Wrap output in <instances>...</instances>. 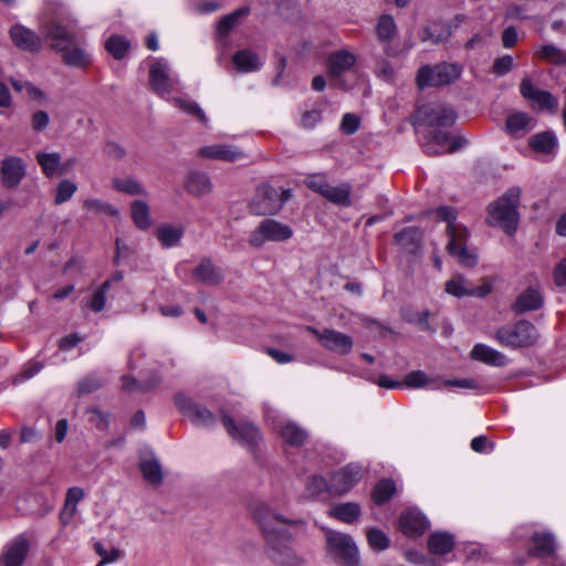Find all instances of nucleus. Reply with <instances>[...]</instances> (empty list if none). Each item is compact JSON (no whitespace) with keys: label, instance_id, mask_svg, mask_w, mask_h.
Returning a JSON list of instances; mask_svg holds the SVG:
<instances>
[{"label":"nucleus","instance_id":"31","mask_svg":"<svg viewBox=\"0 0 566 566\" xmlns=\"http://www.w3.org/2000/svg\"><path fill=\"white\" fill-rule=\"evenodd\" d=\"M84 491L78 486L70 488L66 492L65 502L60 513V521L63 525H69L75 513L76 505L84 499Z\"/></svg>","mask_w":566,"mask_h":566},{"label":"nucleus","instance_id":"53","mask_svg":"<svg viewBox=\"0 0 566 566\" xmlns=\"http://www.w3.org/2000/svg\"><path fill=\"white\" fill-rule=\"evenodd\" d=\"M76 190L77 186L75 182L69 179L61 180L56 187L54 202L56 205H62L69 201L76 192Z\"/></svg>","mask_w":566,"mask_h":566},{"label":"nucleus","instance_id":"48","mask_svg":"<svg viewBox=\"0 0 566 566\" xmlns=\"http://www.w3.org/2000/svg\"><path fill=\"white\" fill-rule=\"evenodd\" d=\"M328 489L329 482H326L322 476L313 475L307 479L305 494L307 497L316 499L328 494Z\"/></svg>","mask_w":566,"mask_h":566},{"label":"nucleus","instance_id":"41","mask_svg":"<svg viewBox=\"0 0 566 566\" xmlns=\"http://www.w3.org/2000/svg\"><path fill=\"white\" fill-rule=\"evenodd\" d=\"M422 232L417 227H407L395 234V241L401 248L413 251L420 243Z\"/></svg>","mask_w":566,"mask_h":566},{"label":"nucleus","instance_id":"61","mask_svg":"<svg viewBox=\"0 0 566 566\" xmlns=\"http://www.w3.org/2000/svg\"><path fill=\"white\" fill-rule=\"evenodd\" d=\"M305 184L310 189H312L315 192H318L322 196L324 195L328 186L326 176L323 174H314L308 176Z\"/></svg>","mask_w":566,"mask_h":566},{"label":"nucleus","instance_id":"33","mask_svg":"<svg viewBox=\"0 0 566 566\" xmlns=\"http://www.w3.org/2000/svg\"><path fill=\"white\" fill-rule=\"evenodd\" d=\"M186 189L193 196H203L212 191V182L206 172L192 171L188 175Z\"/></svg>","mask_w":566,"mask_h":566},{"label":"nucleus","instance_id":"40","mask_svg":"<svg viewBox=\"0 0 566 566\" xmlns=\"http://www.w3.org/2000/svg\"><path fill=\"white\" fill-rule=\"evenodd\" d=\"M156 235L164 248H172L181 240L184 229L171 224H163L157 228Z\"/></svg>","mask_w":566,"mask_h":566},{"label":"nucleus","instance_id":"10","mask_svg":"<svg viewBox=\"0 0 566 566\" xmlns=\"http://www.w3.org/2000/svg\"><path fill=\"white\" fill-rule=\"evenodd\" d=\"M251 213L255 216L275 214L282 208L277 190L270 185L258 187L249 205Z\"/></svg>","mask_w":566,"mask_h":566},{"label":"nucleus","instance_id":"14","mask_svg":"<svg viewBox=\"0 0 566 566\" xmlns=\"http://www.w3.org/2000/svg\"><path fill=\"white\" fill-rule=\"evenodd\" d=\"M310 331L317 336L319 343L326 349L340 355H347L352 352L354 343L350 336L328 328L323 332L315 328H310Z\"/></svg>","mask_w":566,"mask_h":566},{"label":"nucleus","instance_id":"34","mask_svg":"<svg viewBox=\"0 0 566 566\" xmlns=\"http://www.w3.org/2000/svg\"><path fill=\"white\" fill-rule=\"evenodd\" d=\"M533 547L530 555L546 557L555 552V538L551 533H534L531 537Z\"/></svg>","mask_w":566,"mask_h":566},{"label":"nucleus","instance_id":"26","mask_svg":"<svg viewBox=\"0 0 566 566\" xmlns=\"http://www.w3.org/2000/svg\"><path fill=\"white\" fill-rule=\"evenodd\" d=\"M446 292L455 297L470 295L484 296L490 292V287L482 286L474 289L462 275H457L446 282Z\"/></svg>","mask_w":566,"mask_h":566},{"label":"nucleus","instance_id":"28","mask_svg":"<svg viewBox=\"0 0 566 566\" xmlns=\"http://www.w3.org/2000/svg\"><path fill=\"white\" fill-rule=\"evenodd\" d=\"M275 430L280 433L284 442L292 447L303 446L308 436L305 429L289 420L279 422Z\"/></svg>","mask_w":566,"mask_h":566},{"label":"nucleus","instance_id":"24","mask_svg":"<svg viewBox=\"0 0 566 566\" xmlns=\"http://www.w3.org/2000/svg\"><path fill=\"white\" fill-rule=\"evenodd\" d=\"M535 125L536 120L528 114L514 112L507 116L505 128L511 136L520 138L531 132Z\"/></svg>","mask_w":566,"mask_h":566},{"label":"nucleus","instance_id":"32","mask_svg":"<svg viewBox=\"0 0 566 566\" xmlns=\"http://www.w3.org/2000/svg\"><path fill=\"white\" fill-rule=\"evenodd\" d=\"M352 185L342 182L337 186L328 184L323 197L329 202L339 207H349L352 205Z\"/></svg>","mask_w":566,"mask_h":566},{"label":"nucleus","instance_id":"49","mask_svg":"<svg viewBox=\"0 0 566 566\" xmlns=\"http://www.w3.org/2000/svg\"><path fill=\"white\" fill-rule=\"evenodd\" d=\"M107 52L116 60L123 59L129 50V42L119 35H112L105 44Z\"/></svg>","mask_w":566,"mask_h":566},{"label":"nucleus","instance_id":"30","mask_svg":"<svg viewBox=\"0 0 566 566\" xmlns=\"http://www.w3.org/2000/svg\"><path fill=\"white\" fill-rule=\"evenodd\" d=\"M542 305V292L535 287H528L517 296L513 305V310L516 313H525L530 311H536Z\"/></svg>","mask_w":566,"mask_h":566},{"label":"nucleus","instance_id":"13","mask_svg":"<svg viewBox=\"0 0 566 566\" xmlns=\"http://www.w3.org/2000/svg\"><path fill=\"white\" fill-rule=\"evenodd\" d=\"M363 478L361 467L350 463L336 471L329 480V495H344Z\"/></svg>","mask_w":566,"mask_h":566},{"label":"nucleus","instance_id":"20","mask_svg":"<svg viewBox=\"0 0 566 566\" xmlns=\"http://www.w3.org/2000/svg\"><path fill=\"white\" fill-rule=\"evenodd\" d=\"M25 175L23 160L18 157H7L1 165V178L7 188L17 187Z\"/></svg>","mask_w":566,"mask_h":566},{"label":"nucleus","instance_id":"29","mask_svg":"<svg viewBox=\"0 0 566 566\" xmlns=\"http://www.w3.org/2000/svg\"><path fill=\"white\" fill-rule=\"evenodd\" d=\"M234 67L241 73H251L258 71L263 62L258 53L250 49H243L232 56Z\"/></svg>","mask_w":566,"mask_h":566},{"label":"nucleus","instance_id":"45","mask_svg":"<svg viewBox=\"0 0 566 566\" xmlns=\"http://www.w3.org/2000/svg\"><path fill=\"white\" fill-rule=\"evenodd\" d=\"M130 211L133 221L136 224V227L143 230L150 227V212L149 207L147 206L146 202L140 200L134 201L132 203Z\"/></svg>","mask_w":566,"mask_h":566},{"label":"nucleus","instance_id":"23","mask_svg":"<svg viewBox=\"0 0 566 566\" xmlns=\"http://www.w3.org/2000/svg\"><path fill=\"white\" fill-rule=\"evenodd\" d=\"M400 528L408 536H418L429 526L427 517L418 510H408L400 516Z\"/></svg>","mask_w":566,"mask_h":566},{"label":"nucleus","instance_id":"37","mask_svg":"<svg viewBox=\"0 0 566 566\" xmlns=\"http://www.w3.org/2000/svg\"><path fill=\"white\" fill-rule=\"evenodd\" d=\"M139 470L147 482L154 485L163 482L161 465L157 458L153 455L150 458H143L139 462Z\"/></svg>","mask_w":566,"mask_h":566},{"label":"nucleus","instance_id":"12","mask_svg":"<svg viewBox=\"0 0 566 566\" xmlns=\"http://www.w3.org/2000/svg\"><path fill=\"white\" fill-rule=\"evenodd\" d=\"M175 403L179 411L189 418L196 426L210 428L217 422L216 416L206 407L192 401L184 394L175 396Z\"/></svg>","mask_w":566,"mask_h":566},{"label":"nucleus","instance_id":"2","mask_svg":"<svg viewBox=\"0 0 566 566\" xmlns=\"http://www.w3.org/2000/svg\"><path fill=\"white\" fill-rule=\"evenodd\" d=\"M415 124L428 127L423 134L421 146L430 156L454 153L467 144L462 137H453L444 128L451 127L457 119L455 112L443 104H427L418 107Z\"/></svg>","mask_w":566,"mask_h":566},{"label":"nucleus","instance_id":"58","mask_svg":"<svg viewBox=\"0 0 566 566\" xmlns=\"http://www.w3.org/2000/svg\"><path fill=\"white\" fill-rule=\"evenodd\" d=\"M109 282L106 281L103 283V285L96 290L93 294V297L90 302L88 307L94 312H101L106 303V292L108 290Z\"/></svg>","mask_w":566,"mask_h":566},{"label":"nucleus","instance_id":"9","mask_svg":"<svg viewBox=\"0 0 566 566\" xmlns=\"http://www.w3.org/2000/svg\"><path fill=\"white\" fill-rule=\"evenodd\" d=\"M439 220L446 221L447 226V234L449 237V242L447 244V249L450 254H455L457 249L461 245H467L468 239V230L465 227L457 222L455 212L450 207H439L436 210L431 211Z\"/></svg>","mask_w":566,"mask_h":566},{"label":"nucleus","instance_id":"1","mask_svg":"<svg viewBox=\"0 0 566 566\" xmlns=\"http://www.w3.org/2000/svg\"><path fill=\"white\" fill-rule=\"evenodd\" d=\"M252 514L265 539L271 558L284 566L302 565L303 557L291 546L293 536L290 531L303 530L305 522L280 514L268 503L255 504Z\"/></svg>","mask_w":566,"mask_h":566},{"label":"nucleus","instance_id":"51","mask_svg":"<svg viewBox=\"0 0 566 566\" xmlns=\"http://www.w3.org/2000/svg\"><path fill=\"white\" fill-rule=\"evenodd\" d=\"M83 208L87 210L88 212L99 214L105 213L109 214L112 217H118L119 212L118 210L111 203L106 201H102L99 199H86L83 202Z\"/></svg>","mask_w":566,"mask_h":566},{"label":"nucleus","instance_id":"4","mask_svg":"<svg viewBox=\"0 0 566 566\" xmlns=\"http://www.w3.org/2000/svg\"><path fill=\"white\" fill-rule=\"evenodd\" d=\"M521 189L510 188L496 201L490 203L488 223L502 228L506 233L512 234L517 227Z\"/></svg>","mask_w":566,"mask_h":566},{"label":"nucleus","instance_id":"42","mask_svg":"<svg viewBox=\"0 0 566 566\" xmlns=\"http://www.w3.org/2000/svg\"><path fill=\"white\" fill-rule=\"evenodd\" d=\"M530 146L537 153L549 154L556 148L557 139L551 132L538 133L531 137Z\"/></svg>","mask_w":566,"mask_h":566},{"label":"nucleus","instance_id":"39","mask_svg":"<svg viewBox=\"0 0 566 566\" xmlns=\"http://www.w3.org/2000/svg\"><path fill=\"white\" fill-rule=\"evenodd\" d=\"M36 160L46 177H53L65 171L62 169L61 155L59 153H39L36 154Z\"/></svg>","mask_w":566,"mask_h":566},{"label":"nucleus","instance_id":"57","mask_svg":"<svg viewBox=\"0 0 566 566\" xmlns=\"http://www.w3.org/2000/svg\"><path fill=\"white\" fill-rule=\"evenodd\" d=\"M427 39L432 43H440L448 40L452 34V25H438L434 24L426 31Z\"/></svg>","mask_w":566,"mask_h":566},{"label":"nucleus","instance_id":"63","mask_svg":"<svg viewBox=\"0 0 566 566\" xmlns=\"http://www.w3.org/2000/svg\"><path fill=\"white\" fill-rule=\"evenodd\" d=\"M513 57L511 55H504L502 57H499L493 63V73L502 76L509 73L513 69Z\"/></svg>","mask_w":566,"mask_h":566},{"label":"nucleus","instance_id":"64","mask_svg":"<svg viewBox=\"0 0 566 566\" xmlns=\"http://www.w3.org/2000/svg\"><path fill=\"white\" fill-rule=\"evenodd\" d=\"M374 72H375L376 76H378L385 81L391 80L395 74L394 67L385 59H380L376 62Z\"/></svg>","mask_w":566,"mask_h":566},{"label":"nucleus","instance_id":"60","mask_svg":"<svg viewBox=\"0 0 566 566\" xmlns=\"http://www.w3.org/2000/svg\"><path fill=\"white\" fill-rule=\"evenodd\" d=\"M453 256L458 258V261L468 268L474 266L478 262V255L475 251L469 250L467 245H461L457 249L455 254H452Z\"/></svg>","mask_w":566,"mask_h":566},{"label":"nucleus","instance_id":"8","mask_svg":"<svg viewBox=\"0 0 566 566\" xmlns=\"http://www.w3.org/2000/svg\"><path fill=\"white\" fill-rule=\"evenodd\" d=\"M293 235V230L285 223L274 219H264L251 232L249 244L253 248H261L266 241H287Z\"/></svg>","mask_w":566,"mask_h":566},{"label":"nucleus","instance_id":"55","mask_svg":"<svg viewBox=\"0 0 566 566\" xmlns=\"http://www.w3.org/2000/svg\"><path fill=\"white\" fill-rule=\"evenodd\" d=\"M104 379L97 374H91L78 381V395L91 394L102 387Z\"/></svg>","mask_w":566,"mask_h":566},{"label":"nucleus","instance_id":"27","mask_svg":"<svg viewBox=\"0 0 566 566\" xmlns=\"http://www.w3.org/2000/svg\"><path fill=\"white\" fill-rule=\"evenodd\" d=\"M471 357L493 367H503L509 363L503 353L485 344H476L471 350Z\"/></svg>","mask_w":566,"mask_h":566},{"label":"nucleus","instance_id":"54","mask_svg":"<svg viewBox=\"0 0 566 566\" xmlns=\"http://www.w3.org/2000/svg\"><path fill=\"white\" fill-rule=\"evenodd\" d=\"M94 547L95 552L101 557V562L96 566H104L106 564L114 563L123 555V552L119 548L105 547L102 543H96Z\"/></svg>","mask_w":566,"mask_h":566},{"label":"nucleus","instance_id":"56","mask_svg":"<svg viewBox=\"0 0 566 566\" xmlns=\"http://www.w3.org/2000/svg\"><path fill=\"white\" fill-rule=\"evenodd\" d=\"M367 541L375 551H385L389 546V538L378 528H369L367 531Z\"/></svg>","mask_w":566,"mask_h":566},{"label":"nucleus","instance_id":"22","mask_svg":"<svg viewBox=\"0 0 566 566\" xmlns=\"http://www.w3.org/2000/svg\"><path fill=\"white\" fill-rule=\"evenodd\" d=\"M521 94L524 98L537 104L542 109H555L557 107L554 96L546 91L536 88L527 77L521 83Z\"/></svg>","mask_w":566,"mask_h":566},{"label":"nucleus","instance_id":"52","mask_svg":"<svg viewBox=\"0 0 566 566\" xmlns=\"http://www.w3.org/2000/svg\"><path fill=\"white\" fill-rule=\"evenodd\" d=\"M171 103L174 104V106L182 109L185 113L196 116L200 122H202V123L208 122V118H207L205 112L200 108V106L196 102L176 97L171 101Z\"/></svg>","mask_w":566,"mask_h":566},{"label":"nucleus","instance_id":"36","mask_svg":"<svg viewBox=\"0 0 566 566\" xmlns=\"http://www.w3.org/2000/svg\"><path fill=\"white\" fill-rule=\"evenodd\" d=\"M441 380L437 378H430L424 371L422 370H415L409 373L402 382V386H406L407 388H429V389H440L441 388Z\"/></svg>","mask_w":566,"mask_h":566},{"label":"nucleus","instance_id":"7","mask_svg":"<svg viewBox=\"0 0 566 566\" xmlns=\"http://www.w3.org/2000/svg\"><path fill=\"white\" fill-rule=\"evenodd\" d=\"M462 73L458 64L441 63L434 66H422L417 74V84L420 88L448 85L457 81Z\"/></svg>","mask_w":566,"mask_h":566},{"label":"nucleus","instance_id":"50","mask_svg":"<svg viewBox=\"0 0 566 566\" xmlns=\"http://www.w3.org/2000/svg\"><path fill=\"white\" fill-rule=\"evenodd\" d=\"M396 492V485L392 480H381L373 491V500L377 504H382L390 500Z\"/></svg>","mask_w":566,"mask_h":566},{"label":"nucleus","instance_id":"25","mask_svg":"<svg viewBox=\"0 0 566 566\" xmlns=\"http://www.w3.org/2000/svg\"><path fill=\"white\" fill-rule=\"evenodd\" d=\"M193 279L206 285H217L223 280L222 271L210 259H202L192 271Z\"/></svg>","mask_w":566,"mask_h":566},{"label":"nucleus","instance_id":"38","mask_svg":"<svg viewBox=\"0 0 566 566\" xmlns=\"http://www.w3.org/2000/svg\"><path fill=\"white\" fill-rule=\"evenodd\" d=\"M328 515L344 523L352 524L360 516V507L353 502L340 503L331 507Z\"/></svg>","mask_w":566,"mask_h":566},{"label":"nucleus","instance_id":"21","mask_svg":"<svg viewBox=\"0 0 566 566\" xmlns=\"http://www.w3.org/2000/svg\"><path fill=\"white\" fill-rule=\"evenodd\" d=\"M356 61V55L347 49L334 51L327 57L328 73L331 76L338 77L349 71Z\"/></svg>","mask_w":566,"mask_h":566},{"label":"nucleus","instance_id":"18","mask_svg":"<svg viewBox=\"0 0 566 566\" xmlns=\"http://www.w3.org/2000/svg\"><path fill=\"white\" fill-rule=\"evenodd\" d=\"M222 422L229 434L235 440L250 446L258 443L260 440L259 429L252 423L235 424L233 419L227 415L222 417Z\"/></svg>","mask_w":566,"mask_h":566},{"label":"nucleus","instance_id":"17","mask_svg":"<svg viewBox=\"0 0 566 566\" xmlns=\"http://www.w3.org/2000/svg\"><path fill=\"white\" fill-rule=\"evenodd\" d=\"M222 422L229 434L235 440L250 446L258 443L260 440L259 429L252 423L235 424L233 419L227 415L222 417Z\"/></svg>","mask_w":566,"mask_h":566},{"label":"nucleus","instance_id":"15","mask_svg":"<svg viewBox=\"0 0 566 566\" xmlns=\"http://www.w3.org/2000/svg\"><path fill=\"white\" fill-rule=\"evenodd\" d=\"M29 553V542L23 535H19L7 543L0 555L2 566H22Z\"/></svg>","mask_w":566,"mask_h":566},{"label":"nucleus","instance_id":"6","mask_svg":"<svg viewBox=\"0 0 566 566\" xmlns=\"http://www.w3.org/2000/svg\"><path fill=\"white\" fill-rule=\"evenodd\" d=\"M494 338L503 347L517 349L533 346L539 338V334L532 323L520 321L514 325L500 327Z\"/></svg>","mask_w":566,"mask_h":566},{"label":"nucleus","instance_id":"16","mask_svg":"<svg viewBox=\"0 0 566 566\" xmlns=\"http://www.w3.org/2000/svg\"><path fill=\"white\" fill-rule=\"evenodd\" d=\"M202 158L233 163L245 158V154L237 146L228 144H214L202 146L199 149Z\"/></svg>","mask_w":566,"mask_h":566},{"label":"nucleus","instance_id":"3","mask_svg":"<svg viewBox=\"0 0 566 566\" xmlns=\"http://www.w3.org/2000/svg\"><path fill=\"white\" fill-rule=\"evenodd\" d=\"M41 33L53 50L62 52V60L66 65L84 69L92 63L91 53L84 46L77 45L74 35L57 17L48 18L41 24Z\"/></svg>","mask_w":566,"mask_h":566},{"label":"nucleus","instance_id":"11","mask_svg":"<svg viewBox=\"0 0 566 566\" xmlns=\"http://www.w3.org/2000/svg\"><path fill=\"white\" fill-rule=\"evenodd\" d=\"M178 82V77L170 72L165 59H158L150 65L149 83L156 94L164 96L171 93Z\"/></svg>","mask_w":566,"mask_h":566},{"label":"nucleus","instance_id":"35","mask_svg":"<svg viewBox=\"0 0 566 566\" xmlns=\"http://www.w3.org/2000/svg\"><path fill=\"white\" fill-rule=\"evenodd\" d=\"M453 546L454 537L447 532L432 533L428 538V549L436 555H446L452 551Z\"/></svg>","mask_w":566,"mask_h":566},{"label":"nucleus","instance_id":"47","mask_svg":"<svg viewBox=\"0 0 566 566\" xmlns=\"http://www.w3.org/2000/svg\"><path fill=\"white\" fill-rule=\"evenodd\" d=\"M249 14L248 8H240L232 12L231 14H228L223 17L218 24V35L219 36H227L228 33L237 25L239 22V19L244 18Z\"/></svg>","mask_w":566,"mask_h":566},{"label":"nucleus","instance_id":"44","mask_svg":"<svg viewBox=\"0 0 566 566\" xmlns=\"http://www.w3.org/2000/svg\"><path fill=\"white\" fill-rule=\"evenodd\" d=\"M535 55L556 65L566 64V51H563L553 44L539 46L536 49Z\"/></svg>","mask_w":566,"mask_h":566},{"label":"nucleus","instance_id":"5","mask_svg":"<svg viewBox=\"0 0 566 566\" xmlns=\"http://www.w3.org/2000/svg\"><path fill=\"white\" fill-rule=\"evenodd\" d=\"M325 543L327 555L340 566H361L359 549L349 534L327 528Z\"/></svg>","mask_w":566,"mask_h":566},{"label":"nucleus","instance_id":"19","mask_svg":"<svg viewBox=\"0 0 566 566\" xmlns=\"http://www.w3.org/2000/svg\"><path fill=\"white\" fill-rule=\"evenodd\" d=\"M10 36L14 45L21 50L39 52L42 49V38L21 24L11 28Z\"/></svg>","mask_w":566,"mask_h":566},{"label":"nucleus","instance_id":"46","mask_svg":"<svg viewBox=\"0 0 566 566\" xmlns=\"http://www.w3.org/2000/svg\"><path fill=\"white\" fill-rule=\"evenodd\" d=\"M396 23L391 15L384 14L379 18L376 34L380 42L388 43L396 34Z\"/></svg>","mask_w":566,"mask_h":566},{"label":"nucleus","instance_id":"43","mask_svg":"<svg viewBox=\"0 0 566 566\" xmlns=\"http://www.w3.org/2000/svg\"><path fill=\"white\" fill-rule=\"evenodd\" d=\"M116 191L130 196H146L144 187L133 177L115 178L112 181Z\"/></svg>","mask_w":566,"mask_h":566},{"label":"nucleus","instance_id":"62","mask_svg":"<svg viewBox=\"0 0 566 566\" xmlns=\"http://www.w3.org/2000/svg\"><path fill=\"white\" fill-rule=\"evenodd\" d=\"M531 8L526 4H515L511 3L506 7L505 11V19H518V20H525L531 18L527 14V11Z\"/></svg>","mask_w":566,"mask_h":566},{"label":"nucleus","instance_id":"59","mask_svg":"<svg viewBox=\"0 0 566 566\" xmlns=\"http://www.w3.org/2000/svg\"><path fill=\"white\" fill-rule=\"evenodd\" d=\"M159 382V379L156 378L155 380H153L150 384H143V382H139L137 381L136 379L129 377V376H126V377H123L122 379V386H123V389L126 390V391H134V390H150L151 388L156 387Z\"/></svg>","mask_w":566,"mask_h":566}]
</instances>
